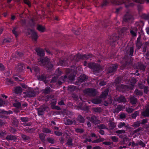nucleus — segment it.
Segmentation results:
<instances>
[{"label":"nucleus","mask_w":149,"mask_h":149,"mask_svg":"<svg viewBox=\"0 0 149 149\" xmlns=\"http://www.w3.org/2000/svg\"><path fill=\"white\" fill-rule=\"evenodd\" d=\"M131 0H121L120 2H119L118 5L121 4L123 3H126L125 4V7L127 8L129 7H132L134 5V4L133 3L131 2ZM134 2L142 4L143 3V0H132Z\"/></svg>","instance_id":"nucleus-1"},{"label":"nucleus","mask_w":149,"mask_h":149,"mask_svg":"<svg viewBox=\"0 0 149 149\" xmlns=\"http://www.w3.org/2000/svg\"><path fill=\"white\" fill-rule=\"evenodd\" d=\"M94 56L92 54H78L74 56V58L76 61L78 62L80 59L88 60L89 58H93Z\"/></svg>","instance_id":"nucleus-2"},{"label":"nucleus","mask_w":149,"mask_h":149,"mask_svg":"<svg viewBox=\"0 0 149 149\" xmlns=\"http://www.w3.org/2000/svg\"><path fill=\"white\" fill-rule=\"evenodd\" d=\"M119 37L118 35L113 34L111 36L108 40V43L112 46L114 45L115 42L119 39Z\"/></svg>","instance_id":"nucleus-3"},{"label":"nucleus","mask_w":149,"mask_h":149,"mask_svg":"<svg viewBox=\"0 0 149 149\" xmlns=\"http://www.w3.org/2000/svg\"><path fill=\"white\" fill-rule=\"evenodd\" d=\"M84 92L91 97L95 96L96 95V90L94 88H87L84 91Z\"/></svg>","instance_id":"nucleus-4"},{"label":"nucleus","mask_w":149,"mask_h":149,"mask_svg":"<svg viewBox=\"0 0 149 149\" xmlns=\"http://www.w3.org/2000/svg\"><path fill=\"white\" fill-rule=\"evenodd\" d=\"M25 94L24 97H35L36 94V92L33 89H30L26 91L24 93Z\"/></svg>","instance_id":"nucleus-5"},{"label":"nucleus","mask_w":149,"mask_h":149,"mask_svg":"<svg viewBox=\"0 0 149 149\" xmlns=\"http://www.w3.org/2000/svg\"><path fill=\"white\" fill-rule=\"evenodd\" d=\"M117 68V64L112 65L107 69V74H113L114 72L116 71Z\"/></svg>","instance_id":"nucleus-6"},{"label":"nucleus","mask_w":149,"mask_h":149,"mask_svg":"<svg viewBox=\"0 0 149 149\" xmlns=\"http://www.w3.org/2000/svg\"><path fill=\"white\" fill-rule=\"evenodd\" d=\"M133 19V16L129 13L127 12L124 16L123 18V20L125 22H127Z\"/></svg>","instance_id":"nucleus-7"},{"label":"nucleus","mask_w":149,"mask_h":149,"mask_svg":"<svg viewBox=\"0 0 149 149\" xmlns=\"http://www.w3.org/2000/svg\"><path fill=\"white\" fill-rule=\"evenodd\" d=\"M38 55L40 57H44L45 55L44 50L40 48H36L35 49Z\"/></svg>","instance_id":"nucleus-8"},{"label":"nucleus","mask_w":149,"mask_h":149,"mask_svg":"<svg viewBox=\"0 0 149 149\" xmlns=\"http://www.w3.org/2000/svg\"><path fill=\"white\" fill-rule=\"evenodd\" d=\"M39 62H40V64L42 65H45L49 61V59L48 58H40L38 59Z\"/></svg>","instance_id":"nucleus-9"},{"label":"nucleus","mask_w":149,"mask_h":149,"mask_svg":"<svg viewBox=\"0 0 149 149\" xmlns=\"http://www.w3.org/2000/svg\"><path fill=\"white\" fill-rule=\"evenodd\" d=\"M47 108L45 106H41L38 109V116L42 115L44 114V111Z\"/></svg>","instance_id":"nucleus-10"},{"label":"nucleus","mask_w":149,"mask_h":149,"mask_svg":"<svg viewBox=\"0 0 149 149\" xmlns=\"http://www.w3.org/2000/svg\"><path fill=\"white\" fill-rule=\"evenodd\" d=\"M71 72V70L70 69H68L66 70V75H65L64 76V78L66 79L67 78V76H68V77L69 78V79L70 80H73L74 79V75L71 74H70V75H69V74Z\"/></svg>","instance_id":"nucleus-11"},{"label":"nucleus","mask_w":149,"mask_h":149,"mask_svg":"<svg viewBox=\"0 0 149 149\" xmlns=\"http://www.w3.org/2000/svg\"><path fill=\"white\" fill-rule=\"evenodd\" d=\"M116 100L119 103H125L127 101L125 97L122 95L117 97Z\"/></svg>","instance_id":"nucleus-12"},{"label":"nucleus","mask_w":149,"mask_h":149,"mask_svg":"<svg viewBox=\"0 0 149 149\" xmlns=\"http://www.w3.org/2000/svg\"><path fill=\"white\" fill-rule=\"evenodd\" d=\"M66 140L67 141L66 143L67 145L69 146H71L73 145L72 137H70L69 135H67Z\"/></svg>","instance_id":"nucleus-13"},{"label":"nucleus","mask_w":149,"mask_h":149,"mask_svg":"<svg viewBox=\"0 0 149 149\" xmlns=\"http://www.w3.org/2000/svg\"><path fill=\"white\" fill-rule=\"evenodd\" d=\"M87 119L94 124L96 123L97 120V117H96L94 115H92L91 117H87Z\"/></svg>","instance_id":"nucleus-14"},{"label":"nucleus","mask_w":149,"mask_h":149,"mask_svg":"<svg viewBox=\"0 0 149 149\" xmlns=\"http://www.w3.org/2000/svg\"><path fill=\"white\" fill-rule=\"evenodd\" d=\"M141 115L145 117H149V105L146 107L145 110L141 112Z\"/></svg>","instance_id":"nucleus-15"},{"label":"nucleus","mask_w":149,"mask_h":149,"mask_svg":"<svg viewBox=\"0 0 149 149\" xmlns=\"http://www.w3.org/2000/svg\"><path fill=\"white\" fill-rule=\"evenodd\" d=\"M58 64L62 66H67L68 64V60L65 59L63 60L60 59L58 62Z\"/></svg>","instance_id":"nucleus-16"},{"label":"nucleus","mask_w":149,"mask_h":149,"mask_svg":"<svg viewBox=\"0 0 149 149\" xmlns=\"http://www.w3.org/2000/svg\"><path fill=\"white\" fill-rule=\"evenodd\" d=\"M30 31L31 33V37L32 39L35 41H36L38 38L37 33L32 29H30Z\"/></svg>","instance_id":"nucleus-17"},{"label":"nucleus","mask_w":149,"mask_h":149,"mask_svg":"<svg viewBox=\"0 0 149 149\" xmlns=\"http://www.w3.org/2000/svg\"><path fill=\"white\" fill-rule=\"evenodd\" d=\"M15 93L17 94H21L22 92V89L19 86H17L14 88Z\"/></svg>","instance_id":"nucleus-18"},{"label":"nucleus","mask_w":149,"mask_h":149,"mask_svg":"<svg viewBox=\"0 0 149 149\" xmlns=\"http://www.w3.org/2000/svg\"><path fill=\"white\" fill-rule=\"evenodd\" d=\"M17 139L16 136L13 135H8L6 138V139L8 141L13 140L15 141Z\"/></svg>","instance_id":"nucleus-19"},{"label":"nucleus","mask_w":149,"mask_h":149,"mask_svg":"<svg viewBox=\"0 0 149 149\" xmlns=\"http://www.w3.org/2000/svg\"><path fill=\"white\" fill-rule=\"evenodd\" d=\"M87 78L86 76L84 74L83 75H81L79 77L78 79V82L79 83H82L86 80Z\"/></svg>","instance_id":"nucleus-20"},{"label":"nucleus","mask_w":149,"mask_h":149,"mask_svg":"<svg viewBox=\"0 0 149 149\" xmlns=\"http://www.w3.org/2000/svg\"><path fill=\"white\" fill-rule=\"evenodd\" d=\"M137 99L134 96H131L130 97V102L131 104L135 105L137 102Z\"/></svg>","instance_id":"nucleus-21"},{"label":"nucleus","mask_w":149,"mask_h":149,"mask_svg":"<svg viewBox=\"0 0 149 149\" xmlns=\"http://www.w3.org/2000/svg\"><path fill=\"white\" fill-rule=\"evenodd\" d=\"M72 124H74V125L76 124V122L75 120H72L70 119H68L65 122V124L66 125H71Z\"/></svg>","instance_id":"nucleus-22"},{"label":"nucleus","mask_w":149,"mask_h":149,"mask_svg":"<svg viewBox=\"0 0 149 149\" xmlns=\"http://www.w3.org/2000/svg\"><path fill=\"white\" fill-rule=\"evenodd\" d=\"M51 89L49 86H47L42 90V93L45 94H49L51 92Z\"/></svg>","instance_id":"nucleus-23"},{"label":"nucleus","mask_w":149,"mask_h":149,"mask_svg":"<svg viewBox=\"0 0 149 149\" xmlns=\"http://www.w3.org/2000/svg\"><path fill=\"white\" fill-rule=\"evenodd\" d=\"M146 68V66L145 65L141 63L139 64L137 66V68L142 71L143 72L145 71Z\"/></svg>","instance_id":"nucleus-24"},{"label":"nucleus","mask_w":149,"mask_h":149,"mask_svg":"<svg viewBox=\"0 0 149 149\" xmlns=\"http://www.w3.org/2000/svg\"><path fill=\"white\" fill-rule=\"evenodd\" d=\"M109 130H112L116 127V124L114 122L111 121L108 124Z\"/></svg>","instance_id":"nucleus-25"},{"label":"nucleus","mask_w":149,"mask_h":149,"mask_svg":"<svg viewBox=\"0 0 149 149\" xmlns=\"http://www.w3.org/2000/svg\"><path fill=\"white\" fill-rule=\"evenodd\" d=\"M149 47V43L148 42H146L143 43V46L142 52L145 53L146 51L147 48Z\"/></svg>","instance_id":"nucleus-26"},{"label":"nucleus","mask_w":149,"mask_h":149,"mask_svg":"<svg viewBox=\"0 0 149 149\" xmlns=\"http://www.w3.org/2000/svg\"><path fill=\"white\" fill-rule=\"evenodd\" d=\"M109 91L108 89L105 90L103 92H102L100 95V97L102 98H104L106 97L108 95Z\"/></svg>","instance_id":"nucleus-27"},{"label":"nucleus","mask_w":149,"mask_h":149,"mask_svg":"<svg viewBox=\"0 0 149 149\" xmlns=\"http://www.w3.org/2000/svg\"><path fill=\"white\" fill-rule=\"evenodd\" d=\"M134 47H131L130 48L129 50L127 51V54L130 56L132 57L133 56L134 53Z\"/></svg>","instance_id":"nucleus-28"},{"label":"nucleus","mask_w":149,"mask_h":149,"mask_svg":"<svg viewBox=\"0 0 149 149\" xmlns=\"http://www.w3.org/2000/svg\"><path fill=\"white\" fill-rule=\"evenodd\" d=\"M6 83L7 85L12 86L14 84V82L12 80L9 78L6 79Z\"/></svg>","instance_id":"nucleus-29"},{"label":"nucleus","mask_w":149,"mask_h":149,"mask_svg":"<svg viewBox=\"0 0 149 149\" xmlns=\"http://www.w3.org/2000/svg\"><path fill=\"white\" fill-rule=\"evenodd\" d=\"M37 29L39 31L42 32H44L45 29L44 27L40 25H38L37 26Z\"/></svg>","instance_id":"nucleus-30"},{"label":"nucleus","mask_w":149,"mask_h":149,"mask_svg":"<svg viewBox=\"0 0 149 149\" xmlns=\"http://www.w3.org/2000/svg\"><path fill=\"white\" fill-rule=\"evenodd\" d=\"M78 121L80 123H83L85 121V119L81 115H79L78 117L77 118Z\"/></svg>","instance_id":"nucleus-31"},{"label":"nucleus","mask_w":149,"mask_h":149,"mask_svg":"<svg viewBox=\"0 0 149 149\" xmlns=\"http://www.w3.org/2000/svg\"><path fill=\"white\" fill-rule=\"evenodd\" d=\"M39 138L42 142H44L45 141V136L43 133H39L38 134Z\"/></svg>","instance_id":"nucleus-32"},{"label":"nucleus","mask_w":149,"mask_h":149,"mask_svg":"<svg viewBox=\"0 0 149 149\" xmlns=\"http://www.w3.org/2000/svg\"><path fill=\"white\" fill-rule=\"evenodd\" d=\"M17 68L19 71H21L25 68L24 65L23 63H18Z\"/></svg>","instance_id":"nucleus-33"},{"label":"nucleus","mask_w":149,"mask_h":149,"mask_svg":"<svg viewBox=\"0 0 149 149\" xmlns=\"http://www.w3.org/2000/svg\"><path fill=\"white\" fill-rule=\"evenodd\" d=\"M112 102V99H109L107 101H104V104L105 106H108L109 104H111Z\"/></svg>","instance_id":"nucleus-34"},{"label":"nucleus","mask_w":149,"mask_h":149,"mask_svg":"<svg viewBox=\"0 0 149 149\" xmlns=\"http://www.w3.org/2000/svg\"><path fill=\"white\" fill-rule=\"evenodd\" d=\"M53 67V65L49 63V61L46 65V69L49 71L52 70Z\"/></svg>","instance_id":"nucleus-35"},{"label":"nucleus","mask_w":149,"mask_h":149,"mask_svg":"<svg viewBox=\"0 0 149 149\" xmlns=\"http://www.w3.org/2000/svg\"><path fill=\"white\" fill-rule=\"evenodd\" d=\"M24 131L27 132L28 133H32L35 130V129L34 128H28L27 129H24Z\"/></svg>","instance_id":"nucleus-36"},{"label":"nucleus","mask_w":149,"mask_h":149,"mask_svg":"<svg viewBox=\"0 0 149 149\" xmlns=\"http://www.w3.org/2000/svg\"><path fill=\"white\" fill-rule=\"evenodd\" d=\"M38 79L40 81H44L47 78L46 76L44 74H42L38 77Z\"/></svg>","instance_id":"nucleus-37"},{"label":"nucleus","mask_w":149,"mask_h":149,"mask_svg":"<svg viewBox=\"0 0 149 149\" xmlns=\"http://www.w3.org/2000/svg\"><path fill=\"white\" fill-rule=\"evenodd\" d=\"M42 132L47 134H51L52 130L47 128H44L42 129Z\"/></svg>","instance_id":"nucleus-38"},{"label":"nucleus","mask_w":149,"mask_h":149,"mask_svg":"<svg viewBox=\"0 0 149 149\" xmlns=\"http://www.w3.org/2000/svg\"><path fill=\"white\" fill-rule=\"evenodd\" d=\"M139 111H135L131 115V117L133 119H135L136 117L139 116Z\"/></svg>","instance_id":"nucleus-39"},{"label":"nucleus","mask_w":149,"mask_h":149,"mask_svg":"<svg viewBox=\"0 0 149 149\" xmlns=\"http://www.w3.org/2000/svg\"><path fill=\"white\" fill-rule=\"evenodd\" d=\"M17 29V27H14L12 30L13 33L15 35L16 38L19 35L18 32L16 31Z\"/></svg>","instance_id":"nucleus-40"},{"label":"nucleus","mask_w":149,"mask_h":149,"mask_svg":"<svg viewBox=\"0 0 149 149\" xmlns=\"http://www.w3.org/2000/svg\"><path fill=\"white\" fill-rule=\"evenodd\" d=\"M134 93L137 95L141 96L143 95V93L141 91L136 89L134 91Z\"/></svg>","instance_id":"nucleus-41"},{"label":"nucleus","mask_w":149,"mask_h":149,"mask_svg":"<svg viewBox=\"0 0 149 149\" xmlns=\"http://www.w3.org/2000/svg\"><path fill=\"white\" fill-rule=\"evenodd\" d=\"M97 127L100 130L106 129L109 130V128L105 126V125L104 124H100L99 125H98Z\"/></svg>","instance_id":"nucleus-42"},{"label":"nucleus","mask_w":149,"mask_h":149,"mask_svg":"<svg viewBox=\"0 0 149 149\" xmlns=\"http://www.w3.org/2000/svg\"><path fill=\"white\" fill-rule=\"evenodd\" d=\"M128 30V28L127 27H122L121 30V33H125L127 32V31Z\"/></svg>","instance_id":"nucleus-43"},{"label":"nucleus","mask_w":149,"mask_h":149,"mask_svg":"<svg viewBox=\"0 0 149 149\" xmlns=\"http://www.w3.org/2000/svg\"><path fill=\"white\" fill-rule=\"evenodd\" d=\"M21 136L23 139L24 141L28 140L30 139V137L29 136H27L24 134H22Z\"/></svg>","instance_id":"nucleus-44"},{"label":"nucleus","mask_w":149,"mask_h":149,"mask_svg":"<svg viewBox=\"0 0 149 149\" xmlns=\"http://www.w3.org/2000/svg\"><path fill=\"white\" fill-rule=\"evenodd\" d=\"M47 140L48 142L52 144H54L55 141V140L54 139L50 137L47 138Z\"/></svg>","instance_id":"nucleus-45"},{"label":"nucleus","mask_w":149,"mask_h":149,"mask_svg":"<svg viewBox=\"0 0 149 149\" xmlns=\"http://www.w3.org/2000/svg\"><path fill=\"white\" fill-rule=\"evenodd\" d=\"M20 120L23 122L26 123L28 122L30 119L27 117H21Z\"/></svg>","instance_id":"nucleus-46"},{"label":"nucleus","mask_w":149,"mask_h":149,"mask_svg":"<svg viewBox=\"0 0 149 149\" xmlns=\"http://www.w3.org/2000/svg\"><path fill=\"white\" fill-rule=\"evenodd\" d=\"M95 65V63L92 62H90L88 64V67L91 69H93Z\"/></svg>","instance_id":"nucleus-47"},{"label":"nucleus","mask_w":149,"mask_h":149,"mask_svg":"<svg viewBox=\"0 0 149 149\" xmlns=\"http://www.w3.org/2000/svg\"><path fill=\"white\" fill-rule=\"evenodd\" d=\"M11 42V39L10 38H7L3 40V43H10Z\"/></svg>","instance_id":"nucleus-48"},{"label":"nucleus","mask_w":149,"mask_h":149,"mask_svg":"<svg viewBox=\"0 0 149 149\" xmlns=\"http://www.w3.org/2000/svg\"><path fill=\"white\" fill-rule=\"evenodd\" d=\"M93 110L96 113H100L101 112V108L100 107L93 108Z\"/></svg>","instance_id":"nucleus-49"},{"label":"nucleus","mask_w":149,"mask_h":149,"mask_svg":"<svg viewBox=\"0 0 149 149\" xmlns=\"http://www.w3.org/2000/svg\"><path fill=\"white\" fill-rule=\"evenodd\" d=\"M13 106L19 108L21 107V103L19 102H17L16 103L13 104Z\"/></svg>","instance_id":"nucleus-50"},{"label":"nucleus","mask_w":149,"mask_h":149,"mask_svg":"<svg viewBox=\"0 0 149 149\" xmlns=\"http://www.w3.org/2000/svg\"><path fill=\"white\" fill-rule=\"evenodd\" d=\"M109 4V2L107 0H104L103 1L102 3L101 4V6L102 7L107 6Z\"/></svg>","instance_id":"nucleus-51"},{"label":"nucleus","mask_w":149,"mask_h":149,"mask_svg":"<svg viewBox=\"0 0 149 149\" xmlns=\"http://www.w3.org/2000/svg\"><path fill=\"white\" fill-rule=\"evenodd\" d=\"M141 123L139 121L134 122L132 125V126L135 127H138L140 126Z\"/></svg>","instance_id":"nucleus-52"},{"label":"nucleus","mask_w":149,"mask_h":149,"mask_svg":"<svg viewBox=\"0 0 149 149\" xmlns=\"http://www.w3.org/2000/svg\"><path fill=\"white\" fill-rule=\"evenodd\" d=\"M33 70L36 73H37L39 72V69L38 66H33Z\"/></svg>","instance_id":"nucleus-53"},{"label":"nucleus","mask_w":149,"mask_h":149,"mask_svg":"<svg viewBox=\"0 0 149 149\" xmlns=\"http://www.w3.org/2000/svg\"><path fill=\"white\" fill-rule=\"evenodd\" d=\"M134 109L130 107H127L126 108V111L128 113H131L133 111Z\"/></svg>","instance_id":"nucleus-54"},{"label":"nucleus","mask_w":149,"mask_h":149,"mask_svg":"<svg viewBox=\"0 0 149 149\" xmlns=\"http://www.w3.org/2000/svg\"><path fill=\"white\" fill-rule=\"evenodd\" d=\"M110 138L111 139L112 141L114 142H117L118 141V138L116 136H112Z\"/></svg>","instance_id":"nucleus-55"},{"label":"nucleus","mask_w":149,"mask_h":149,"mask_svg":"<svg viewBox=\"0 0 149 149\" xmlns=\"http://www.w3.org/2000/svg\"><path fill=\"white\" fill-rule=\"evenodd\" d=\"M92 102L93 103L95 104H98L100 103L101 102V101L100 100L97 99H94L92 100Z\"/></svg>","instance_id":"nucleus-56"},{"label":"nucleus","mask_w":149,"mask_h":149,"mask_svg":"<svg viewBox=\"0 0 149 149\" xmlns=\"http://www.w3.org/2000/svg\"><path fill=\"white\" fill-rule=\"evenodd\" d=\"M142 17L146 20H149V15L144 14L142 15Z\"/></svg>","instance_id":"nucleus-57"},{"label":"nucleus","mask_w":149,"mask_h":149,"mask_svg":"<svg viewBox=\"0 0 149 149\" xmlns=\"http://www.w3.org/2000/svg\"><path fill=\"white\" fill-rule=\"evenodd\" d=\"M13 124L16 126L17 127L19 124L18 120L16 119H15L13 120L12 122Z\"/></svg>","instance_id":"nucleus-58"},{"label":"nucleus","mask_w":149,"mask_h":149,"mask_svg":"<svg viewBox=\"0 0 149 149\" xmlns=\"http://www.w3.org/2000/svg\"><path fill=\"white\" fill-rule=\"evenodd\" d=\"M75 131L77 133H82L84 132V130L81 128H77L75 129Z\"/></svg>","instance_id":"nucleus-59"},{"label":"nucleus","mask_w":149,"mask_h":149,"mask_svg":"<svg viewBox=\"0 0 149 149\" xmlns=\"http://www.w3.org/2000/svg\"><path fill=\"white\" fill-rule=\"evenodd\" d=\"M125 123H124V122L122 123V122H121L118 124V127L119 128H121L125 126Z\"/></svg>","instance_id":"nucleus-60"},{"label":"nucleus","mask_w":149,"mask_h":149,"mask_svg":"<svg viewBox=\"0 0 149 149\" xmlns=\"http://www.w3.org/2000/svg\"><path fill=\"white\" fill-rule=\"evenodd\" d=\"M100 66L95 65L93 70H94L96 71L97 72H99L100 70Z\"/></svg>","instance_id":"nucleus-61"},{"label":"nucleus","mask_w":149,"mask_h":149,"mask_svg":"<svg viewBox=\"0 0 149 149\" xmlns=\"http://www.w3.org/2000/svg\"><path fill=\"white\" fill-rule=\"evenodd\" d=\"M136 45L137 49H139L141 47L142 45V43L141 42H136Z\"/></svg>","instance_id":"nucleus-62"},{"label":"nucleus","mask_w":149,"mask_h":149,"mask_svg":"<svg viewBox=\"0 0 149 149\" xmlns=\"http://www.w3.org/2000/svg\"><path fill=\"white\" fill-rule=\"evenodd\" d=\"M121 86L122 87L123 91L127 90L129 88V86L126 85L121 84Z\"/></svg>","instance_id":"nucleus-63"},{"label":"nucleus","mask_w":149,"mask_h":149,"mask_svg":"<svg viewBox=\"0 0 149 149\" xmlns=\"http://www.w3.org/2000/svg\"><path fill=\"white\" fill-rule=\"evenodd\" d=\"M122 107L121 105H118L115 109V111L117 112H119L122 110Z\"/></svg>","instance_id":"nucleus-64"}]
</instances>
